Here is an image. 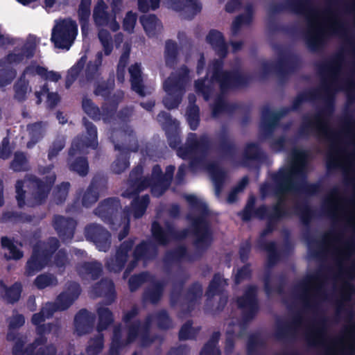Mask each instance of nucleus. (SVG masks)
I'll return each mask as SVG.
<instances>
[{
    "mask_svg": "<svg viewBox=\"0 0 355 355\" xmlns=\"http://www.w3.org/2000/svg\"><path fill=\"white\" fill-rule=\"evenodd\" d=\"M80 294V287L76 283L69 285L66 291L60 294L56 301V304L51 303L46 304L39 313L34 314L32 318V322L36 325L37 331L40 336L35 342L25 352H23L22 347L24 340L22 338H17L13 349L14 355H55L54 346L43 347L46 339L43 336L53 331H57V327L50 324L40 325L46 318L51 317L56 310H64L67 309Z\"/></svg>",
    "mask_w": 355,
    "mask_h": 355,
    "instance_id": "obj_1",
    "label": "nucleus"
},
{
    "mask_svg": "<svg viewBox=\"0 0 355 355\" xmlns=\"http://www.w3.org/2000/svg\"><path fill=\"white\" fill-rule=\"evenodd\" d=\"M309 342L322 347L325 355H354L355 352V324L345 330L342 338H332L320 324H314L307 333Z\"/></svg>",
    "mask_w": 355,
    "mask_h": 355,
    "instance_id": "obj_2",
    "label": "nucleus"
},
{
    "mask_svg": "<svg viewBox=\"0 0 355 355\" xmlns=\"http://www.w3.org/2000/svg\"><path fill=\"white\" fill-rule=\"evenodd\" d=\"M51 167L40 168V172L46 176L45 183L39 182L35 177L30 176L23 181H18L16 184L17 200L19 207L26 204L34 206L42 203L47 196L51 186L55 180V175L51 173Z\"/></svg>",
    "mask_w": 355,
    "mask_h": 355,
    "instance_id": "obj_3",
    "label": "nucleus"
},
{
    "mask_svg": "<svg viewBox=\"0 0 355 355\" xmlns=\"http://www.w3.org/2000/svg\"><path fill=\"white\" fill-rule=\"evenodd\" d=\"M306 18L309 40L314 46L319 45L329 35H339L343 29L339 18L331 10H308Z\"/></svg>",
    "mask_w": 355,
    "mask_h": 355,
    "instance_id": "obj_4",
    "label": "nucleus"
},
{
    "mask_svg": "<svg viewBox=\"0 0 355 355\" xmlns=\"http://www.w3.org/2000/svg\"><path fill=\"white\" fill-rule=\"evenodd\" d=\"M305 153L299 149H295L291 155L290 165L282 169L277 175L280 182V188L283 192H288L296 187L298 181L302 180L306 170Z\"/></svg>",
    "mask_w": 355,
    "mask_h": 355,
    "instance_id": "obj_5",
    "label": "nucleus"
},
{
    "mask_svg": "<svg viewBox=\"0 0 355 355\" xmlns=\"http://www.w3.org/2000/svg\"><path fill=\"white\" fill-rule=\"evenodd\" d=\"M329 246L332 247L334 255L339 267L346 276L352 279L355 277V259L350 261V266L345 267V263L351 258L355 252V245L349 241H343L338 237L331 235L327 238Z\"/></svg>",
    "mask_w": 355,
    "mask_h": 355,
    "instance_id": "obj_6",
    "label": "nucleus"
},
{
    "mask_svg": "<svg viewBox=\"0 0 355 355\" xmlns=\"http://www.w3.org/2000/svg\"><path fill=\"white\" fill-rule=\"evenodd\" d=\"M325 206L332 216L343 221L355 231V202L345 201L337 191H334L327 198Z\"/></svg>",
    "mask_w": 355,
    "mask_h": 355,
    "instance_id": "obj_7",
    "label": "nucleus"
},
{
    "mask_svg": "<svg viewBox=\"0 0 355 355\" xmlns=\"http://www.w3.org/2000/svg\"><path fill=\"white\" fill-rule=\"evenodd\" d=\"M182 70L183 71L182 75L178 77L176 75L172 74L164 83L166 96L163 102L168 109L178 107L180 102L184 87L189 80L187 69L184 68Z\"/></svg>",
    "mask_w": 355,
    "mask_h": 355,
    "instance_id": "obj_8",
    "label": "nucleus"
},
{
    "mask_svg": "<svg viewBox=\"0 0 355 355\" xmlns=\"http://www.w3.org/2000/svg\"><path fill=\"white\" fill-rule=\"evenodd\" d=\"M77 25L67 19L56 21L52 31L51 40L57 48L69 49L77 35Z\"/></svg>",
    "mask_w": 355,
    "mask_h": 355,
    "instance_id": "obj_9",
    "label": "nucleus"
},
{
    "mask_svg": "<svg viewBox=\"0 0 355 355\" xmlns=\"http://www.w3.org/2000/svg\"><path fill=\"white\" fill-rule=\"evenodd\" d=\"M175 167L168 166L166 169L164 175H162V171L159 166H155L152 172V178L150 180H143L139 182H136L138 187V191L143 190L148 185L152 187V193L155 196H159L166 190L169 184V180L171 179L174 173Z\"/></svg>",
    "mask_w": 355,
    "mask_h": 355,
    "instance_id": "obj_10",
    "label": "nucleus"
},
{
    "mask_svg": "<svg viewBox=\"0 0 355 355\" xmlns=\"http://www.w3.org/2000/svg\"><path fill=\"white\" fill-rule=\"evenodd\" d=\"M58 248V241L52 239L49 242V248L44 244H40L33 250V254L27 263L26 272L28 275L42 270L48 265V259L51 253Z\"/></svg>",
    "mask_w": 355,
    "mask_h": 355,
    "instance_id": "obj_11",
    "label": "nucleus"
},
{
    "mask_svg": "<svg viewBox=\"0 0 355 355\" xmlns=\"http://www.w3.org/2000/svg\"><path fill=\"white\" fill-rule=\"evenodd\" d=\"M351 137V151L336 148L329 155V161L332 164L343 168L347 172L351 171L355 166V132H352Z\"/></svg>",
    "mask_w": 355,
    "mask_h": 355,
    "instance_id": "obj_12",
    "label": "nucleus"
},
{
    "mask_svg": "<svg viewBox=\"0 0 355 355\" xmlns=\"http://www.w3.org/2000/svg\"><path fill=\"white\" fill-rule=\"evenodd\" d=\"M85 126L89 138L75 140L69 152L71 157L87 153L89 148L95 149L98 146L96 128L91 123L86 121Z\"/></svg>",
    "mask_w": 355,
    "mask_h": 355,
    "instance_id": "obj_13",
    "label": "nucleus"
},
{
    "mask_svg": "<svg viewBox=\"0 0 355 355\" xmlns=\"http://www.w3.org/2000/svg\"><path fill=\"white\" fill-rule=\"evenodd\" d=\"M167 6L173 10L181 12L187 19H191L202 10L199 0H167Z\"/></svg>",
    "mask_w": 355,
    "mask_h": 355,
    "instance_id": "obj_14",
    "label": "nucleus"
},
{
    "mask_svg": "<svg viewBox=\"0 0 355 355\" xmlns=\"http://www.w3.org/2000/svg\"><path fill=\"white\" fill-rule=\"evenodd\" d=\"M107 8L105 3L103 0H98L94 8V20L98 26H106L112 31H116L119 29V24L114 17L109 16Z\"/></svg>",
    "mask_w": 355,
    "mask_h": 355,
    "instance_id": "obj_15",
    "label": "nucleus"
},
{
    "mask_svg": "<svg viewBox=\"0 0 355 355\" xmlns=\"http://www.w3.org/2000/svg\"><path fill=\"white\" fill-rule=\"evenodd\" d=\"M86 236L93 241L98 249L106 251L110 247V235L107 231L97 225H92L86 229Z\"/></svg>",
    "mask_w": 355,
    "mask_h": 355,
    "instance_id": "obj_16",
    "label": "nucleus"
},
{
    "mask_svg": "<svg viewBox=\"0 0 355 355\" xmlns=\"http://www.w3.org/2000/svg\"><path fill=\"white\" fill-rule=\"evenodd\" d=\"M220 61H216L210 66L208 73H212L211 82L213 83L214 80L218 82L220 89L225 90L233 85L234 77L230 73L220 71Z\"/></svg>",
    "mask_w": 355,
    "mask_h": 355,
    "instance_id": "obj_17",
    "label": "nucleus"
},
{
    "mask_svg": "<svg viewBox=\"0 0 355 355\" xmlns=\"http://www.w3.org/2000/svg\"><path fill=\"white\" fill-rule=\"evenodd\" d=\"M193 227L196 237V247L200 249L207 248L211 243V236L206 223L202 218H198L193 221Z\"/></svg>",
    "mask_w": 355,
    "mask_h": 355,
    "instance_id": "obj_18",
    "label": "nucleus"
},
{
    "mask_svg": "<svg viewBox=\"0 0 355 355\" xmlns=\"http://www.w3.org/2000/svg\"><path fill=\"white\" fill-rule=\"evenodd\" d=\"M187 144V148H180L178 150V155L183 159L193 157L202 151L205 140V139H198L196 135L191 134L188 137Z\"/></svg>",
    "mask_w": 355,
    "mask_h": 355,
    "instance_id": "obj_19",
    "label": "nucleus"
},
{
    "mask_svg": "<svg viewBox=\"0 0 355 355\" xmlns=\"http://www.w3.org/2000/svg\"><path fill=\"white\" fill-rule=\"evenodd\" d=\"M132 242L128 241L123 243L120 248L117 250L114 259L107 262V266L110 271L119 272L121 270L124 263L128 258V252L132 247Z\"/></svg>",
    "mask_w": 355,
    "mask_h": 355,
    "instance_id": "obj_20",
    "label": "nucleus"
},
{
    "mask_svg": "<svg viewBox=\"0 0 355 355\" xmlns=\"http://www.w3.org/2000/svg\"><path fill=\"white\" fill-rule=\"evenodd\" d=\"M152 232L155 239L161 244L167 243L172 237L182 239L187 236V231L184 230L178 234L175 233L173 228L168 227L166 231L161 229L156 222L153 223Z\"/></svg>",
    "mask_w": 355,
    "mask_h": 355,
    "instance_id": "obj_21",
    "label": "nucleus"
},
{
    "mask_svg": "<svg viewBox=\"0 0 355 355\" xmlns=\"http://www.w3.org/2000/svg\"><path fill=\"white\" fill-rule=\"evenodd\" d=\"M76 221L72 219H67L62 216H56L54 219V226L60 236L63 239H71L73 235V230L76 227Z\"/></svg>",
    "mask_w": 355,
    "mask_h": 355,
    "instance_id": "obj_22",
    "label": "nucleus"
},
{
    "mask_svg": "<svg viewBox=\"0 0 355 355\" xmlns=\"http://www.w3.org/2000/svg\"><path fill=\"white\" fill-rule=\"evenodd\" d=\"M305 124L311 130L319 135L327 137L330 129L327 121L321 115L314 116L312 119L305 121Z\"/></svg>",
    "mask_w": 355,
    "mask_h": 355,
    "instance_id": "obj_23",
    "label": "nucleus"
},
{
    "mask_svg": "<svg viewBox=\"0 0 355 355\" xmlns=\"http://www.w3.org/2000/svg\"><path fill=\"white\" fill-rule=\"evenodd\" d=\"M94 321L93 315L87 311L81 310L75 318L76 329L79 334H85L91 327Z\"/></svg>",
    "mask_w": 355,
    "mask_h": 355,
    "instance_id": "obj_24",
    "label": "nucleus"
},
{
    "mask_svg": "<svg viewBox=\"0 0 355 355\" xmlns=\"http://www.w3.org/2000/svg\"><path fill=\"white\" fill-rule=\"evenodd\" d=\"M140 20L146 34L149 37H153L162 31V26L161 22L155 15L144 16Z\"/></svg>",
    "mask_w": 355,
    "mask_h": 355,
    "instance_id": "obj_25",
    "label": "nucleus"
},
{
    "mask_svg": "<svg viewBox=\"0 0 355 355\" xmlns=\"http://www.w3.org/2000/svg\"><path fill=\"white\" fill-rule=\"evenodd\" d=\"M131 77V84L132 89L139 95L144 96L146 95L144 87L142 85V78L140 65L135 64L129 69Z\"/></svg>",
    "mask_w": 355,
    "mask_h": 355,
    "instance_id": "obj_26",
    "label": "nucleus"
},
{
    "mask_svg": "<svg viewBox=\"0 0 355 355\" xmlns=\"http://www.w3.org/2000/svg\"><path fill=\"white\" fill-rule=\"evenodd\" d=\"M119 206V202L115 199H107L98 207L96 214L103 220H110V216L114 214Z\"/></svg>",
    "mask_w": 355,
    "mask_h": 355,
    "instance_id": "obj_27",
    "label": "nucleus"
},
{
    "mask_svg": "<svg viewBox=\"0 0 355 355\" xmlns=\"http://www.w3.org/2000/svg\"><path fill=\"white\" fill-rule=\"evenodd\" d=\"M26 74H38L45 80L52 82H57L61 78V76L58 73L53 71H47L46 69L35 64L27 67L24 75L25 76Z\"/></svg>",
    "mask_w": 355,
    "mask_h": 355,
    "instance_id": "obj_28",
    "label": "nucleus"
},
{
    "mask_svg": "<svg viewBox=\"0 0 355 355\" xmlns=\"http://www.w3.org/2000/svg\"><path fill=\"white\" fill-rule=\"evenodd\" d=\"M207 40L220 56L224 57L226 55L227 46L220 32L216 31H210Z\"/></svg>",
    "mask_w": 355,
    "mask_h": 355,
    "instance_id": "obj_29",
    "label": "nucleus"
},
{
    "mask_svg": "<svg viewBox=\"0 0 355 355\" xmlns=\"http://www.w3.org/2000/svg\"><path fill=\"white\" fill-rule=\"evenodd\" d=\"M256 288L250 286L247 290L244 296L238 300L239 306L248 309L250 313H253L257 309Z\"/></svg>",
    "mask_w": 355,
    "mask_h": 355,
    "instance_id": "obj_30",
    "label": "nucleus"
},
{
    "mask_svg": "<svg viewBox=\"0 0 355 355\" xmlns=\"http://www.w3.org/2000/svg\"><path fill=\"white\" fill-rule=\"evenodd\" d=\"M207 171L214 183L216 195L218 196L221 186L225 180V174L220 168L215 164L209 166Z\"/></svg>",
    "mask_w": 355,
    "mask_h": 355,
    "instance_id": "obj_31",
    "label": "nucleus"
},
{
    "mask_svg": "<svg viewBox=\"0 0 355 355\" xmlns=\"http://www.w3.org/2000/svg\"><path fill=\"white\" fill-rule=\"evenodd\" d=\"M302 290L303 300L304 301H311L320 293L321 286L319 285L317 279H309L303 284Z\"/></svg>",
    "mask_w": 355,
    "mask_h": 355,
    "instance_id": "obj_32",
    "label": "nucleus"
},
{
    "mask_svg": "<svg viewBox=\"0 0 355 355\" xmlns=\"http://www.w3.org/2000/svg\"><path fill=\"white\" fill-rule=\"evenodd\" d=\"M91 0H81L79 9L78 17L82 24V32L83 35H86L88 32L87 21L90 16Z\"/></svg>",
    "mask_w": 355,
    "mask_h": 355,
    "instance_id": "obj_33",
    "label": "nucleus"
},
{
    "mask_svg": "<svg viewBox=\"0 0 355 355\" xmlns=\"http://www.w3.org/2000/svg\"><path fill=\"white\" fill-rule=\"evenodd\" d=\"M1 245L4 250L8 251L5 252V255L8 259H18L22 257L23 253L7 237L1 239Z\"/></svg>",
    "mask_w": 355,
    "mask_h": 355,
    "instance_id": "obj_34",
    "label": "nucleus"
},
{
    "mask_svg": "<svg viewBox=\"0 0 355 355\" xmlns=\"http://www.w3.org/2000/svg\"><path fill=\"white\" fill-rule=\"evenodd\" d=\"M189 102L191 105L189 106L187 112V119L188 123L191 129L195 130L198 125V108L193 103L195 102V97L190 96Z\"/></svg>",
    "mask_w": 355,
    "mask_h": 355,
    "instance_id": "obj_35",
    "label": "nucleus"
},
{
    "mask_svg": "<svg viewBox=\"0 0 355 355\" xmlns=\"http://www.w3.org/2000/svg\"><path fill=\"white\" fill-rule=\"evenodd\" d=\"M98 39L103 46L106 55L110 54L113 49L112 40L109 32L105 29H101L98 33Z\"/></svg>",
    "mask_w": 355,
    "mask_h": 355,
    "instance_id": "obj_36",
    "label": "nucleus"
},
{
    "mask_svg": "<svg viewBox=\"0 0 355 355\" xmlns=\"http://www.w3.org/2000/svg\"><path fill=\"white\" fill-rule=\"evenodd\" d=\"M98 313L99 316L98 329V331H102L105 329L112 322V314L106 307H99L98 309Z\"/></svg>",
    "mask_w": 355,
    "mask_h": 355,
    "instance_id": "obj_37",
    "label": "nucleus"
},
{
    "mask_svg": "<svg viewBox=\"0 0 355 355\" xmlns=\"http://www.w3.org/2000/svg\"><path fill=\"white\" fill-rule=\"evenodd\" d=\"M147 330V324L140 326V324H134L132 327H131L129 329L128 332V343L132 341L135 338L136 335H140L141 337V343L143 345H147L146 342V333Z\"/></svg>",
    "mask_w": 355,
    "mask_h": 355,
    "instance_id": "obj_38",
    "label": "nucleus"
},
{
    "mask_svg": "<svg viewBox=\"0 0 355 355\" xmlns=\"http://www.w3.org/2000/svg\"><path fill=\"white\" fill-rule=\"evenodd\" d=\"M125 51L120 58L119 62L117 67V78L120 82H123L125 76V68L127 64L130 47L128 44H125Z\"/></svg>",
    "mask_w": 355,
    "mask_h": 355,
    "instance_id": "obj_39",
    "label": "nucleus"
},
{
    "mask_svg": "<svg viewBox=\"0 0 355 355\" xmlns=\"http://www.w3.org/2000/svg\"><path fill=\"white\" fill-rule=\"evenodd\" d=\"M226 281L220 275L214 276L212 282H211L207 291L208 297L213 296L217 293H219L225 286Z\"/></svg>",
    "mask_w": 355,
    "mask_h": 355,
    "instance_id": "obj_40",
    "label": "nucleus"
},
{
    "mask_svg": "<svg viewBox=\"0 0 355 355\" xmlns=\"http://www.w3.org/2000/svg\"><path fill=\"white\" fill-rule=\"evenodd\" d=\"M29 134L32 141L27 144L28 148H31L42 136L43 128L41 123H37L28 126Z\"/></svg>",
    "mask_w": 355,
    "mask_h": 355,
    "instance_id": "obj_41",
    "label": "nucleus"
},
{
    "mask_svg": "<svg viewBox=\"0 0 355 355\" xmlns=\"http://www.w3.org/2000/svg\"><path fill=\"white\" fill-rule=\"evenodd\" d=\"M148 202L149 198L147 196L132 202L133 214L135 218H139L144 214Z\"/></svg>",
    "mask_w": 355,
    "mask_h": 355,
    "instance_id": "obj_42",
    "label": "nucleus"
},
{
    "mask_svg": "<svg viewBox=\"0 0 355 355\" xmlns=\"http://www.w3.org/2000/svg\"><path fill=\"white\" fill-rule=\"evenodd\" d=\"M113 290V283L110 280H105L93 288L92 295L95 297L103 294H112Z\"/></svg>",
    "mask_w": 355,
    "mask_h": 355,
    "instance_id": "obj_43",
    "label": "nucleus"
},
{
    "mask_svg": "<svg viewBox=\"0 0 355 355\" xmlns=\"http://www.w3.org/2000/svg\"><path fill=\"white\" fill-rule=\"evenodd\" d=\"M218 338L219 334L218 333L214 334L212 338L202 350L200 355H220V351L216 347V343L218 341Z\"/></svg>",
    "mask_w": 355,
    "mask_h": 355,
    "instance_id": "obj_44",
    "label": "nucleus"
},
{
    "mask_svg": "<svg viewBox=\"0 0 355 355\" xmlns=\"http://www.w3.org/2000/svg\"><path fill=\"white\" fill-rule=\"evenodd\" d=\"M56 283L57 280L53 276L46 274L39 275L35 280V286L40 289L55 285Z\"/></svg>",
    "mask_w": 355,
    "mask_h": 355,
    "instance_id": "obj_45",
    "label": "nucleus"
},
{
    "mask_svg": "<svg viewBox=\"0 0 355 355\" xmlns=\"http://www.w3.org/2000/svg\"><path fill=\"white\" fill-rule=\"evenodd\" d=\"M2 288L5 292L4 297L10 302L17 301L20 296L21 285L15 284L11 288L7 289L2 285Z\"/></svg>",
    "mask_w": 355,
    "mask_h": 355,
    "instance_id": "obj_46",
    "label": "nucleus"
},
{
    "mask_svg": "<svg viewBox=\"0 0 355 355\" xmlns=\"http://www.w3.org/2000/svg\"><path fill=\"white\" fill-rule=\"evenodd\" d=\"M177 46L175 43L168 41L166 43L165 58L167 65H172L176 59Z\"/></svg>",
    "mask_w": 355,
    "mask_h": 355,
    "instance_id": "obj_47",
    "label": "nucleus"
},
{
    "mask_svg": "<svg viewBox=\"0 0 355 355\" xmlns=\"http://www.w3.org/2000/svg\"><path fill=\"white\" fill-rule=\"evenodd\" d=\"M11 167L15 171L25 170L28 167L26 157L23 153H17L15 155L14 159L11 164Z\"/></svg>",
    "mask_w": 355,
    "mask_h": 355,
    "instance_id": "obj_48",
    "label": "nucleus"
},
{
    "mask_svg": "<svg viewBox=\"0 0 355 355\" xmlns=\"http://www.w3.org/2000/svg\"><path fill=\"white\" fill-rule=\"evenodd\" d=\"M83 270H85V273L91 275L94 279L101 273V265L97 262L85 263L83 269L79 270L80 273H83Z\"/></svg>",
    "mask_w": 355,
    "mask_h": 355,
    "instance_id": "obj_49",
    "label": "nucleus"
},
{
    "mask_svg": "<svg viewBox=\"0 0 355 355\" xmlns=\"http://www.w3.org/2000/svg\"><path fill=\"white\" fill-rule=\"evenodd\" d=\"M111 137H112V141L114 143H115V138H118V137H119L123 141H124L125 143L128 141V142H132V141L134 142V144H135L134 147H129L125 144V146L123 147V150L130 148L132 150H136V149H137L136 143H135L133 137H132L130 134H127L126 132H122V131H116L113 135H112Z\"/></svg>",
    "mask_w": 355,
    "mask_h": 355,
    "instance_id": "obj_50",
    "label": "nucleus"
},
{
    "mask_svg": "<svg viewBox=\"0 0 355 355\" xmlns=\"http://www.w3.org/2000/svg\"><path fill=\"white\" fill-rule=\"evenodd\" d=\"M83 109L85 112L92 118L98 119L99 110L89 99H83Z\"/></svg>",
    "mask_w": 355,
    "mask_h": 355,
    "instance_id": "obj_51",
    "label": "nucleus"
},
{
    "mask_svg": "<svg viewBox=\"0 0 355 355\" xmlns=\"http://www.w3.org/2000/svg\"><path fill=\"white\" fill-rule=\"evenodd\" d=\"M160 0H138V8L141 12H146L155 10L159 6Z\"/></svg>",
    "mask_w": 355,
    "mask_h": 355,
    "instance_id": "obj_52",
    "label": "nucleus"
},
{
    "mask_svg": "<svg viewBox=\"0 0 355 355\" xmlns=\"http://www.w3.org/2000/svg\"><path fill=\"white\" fill-rule=\"evenodd\" d=\"M71 170L77 172L80 175H85L88 171V164L85 159H80L70 164Z\"/></svg>",
    "mask_w": 355,
    "mask_h": 355,
    "instance_id": "obj_53",
    "label": "nucleus"
},
{
    "mask_svg": "<svg viewBox=\"0 0 355 355\" xmlns=\"http://www.w3.org/2000/svg\"><path fill=\"white\" fill-rule=\"evenodd\" d=\"M252 19V12L248 10L245 15H241L237 17L232 24V31L236 33L239 28L243 25L248 24Z\"/></svg>",
    "mask_w": 355,
    "mask_h": 355,
    "instance_id": "obj_54",
    "label": "nucleus"
},
{
    "mask_svg": "<svg viewBox=\"0 0 355 355\" xmlns=\"http://www.w3.org/2000/svg\"><path fill=\"white\" fill-rule=\"evenodd\" d=\"M102 347L103 340L102 337L99 336L96 340H92L89 342L87 349V353L88 355H96L101 352Z\"/></svg>",
    "mask_w": 355,
    "mask_h": 355,
    "instance_id": "obj_55",
    "label": "nucleus"
},
{
    "mask_svg": "<svg viewBox=\"0 0 355 355\" xmlns=\"http://www.w3.org/2000/svg\"><path fill=\"white\" fill-rule=\"evenodd\" d=\"M146 247L147 244L146 243H142L136 248L134 252L133 260L131 261L130 266L125 270L124 274L125 277L128 275V273L130 272L132 268L135 266V261L139 260V259L142 256L144 252L146 249Z\"/></svg>",
    "mask_w": 355,
    "mask_h": 355,
    "instance_id": "obj_56",
    "label": "nucleus"
},
{
    "mask_svg": "<svg viewBox=\"0 0 355 355\" xmlns=\"http://www.w3.org/2000/svg\"><path fill=\"white\" fill-rule=\"evenodd\" d=\"M35 94L36 97L38 98L37 102V103L41 102L40 94H47V103L50 106L53 107L60 100V98L56 93H49L45 87L42 89V92L35 91Z\"/></svg>",
    "mask_w": 355,
    "mask_h": 355,
    "instance_id": "obj_57",
    "label": "nucleus"
},
{
    "mask_svg": "<svg viewBox=\"0 0 355 355\" xmlns=\"http://www.w3.org/2000/svg\"><path fill=\"white\" fill-rule=\"evenodd\" d=\"M137 21V14L128 12L123 19V29L128 32H132Z\"/></svg>",
    "mask_w": 355,
    "mask_h": 355,
    "instance_id": "obj_58",
    "label": "nucleus"
},
{
    "mask_svg": "<svg viewBox=\"0 0 355 355\" xmlns=\"http://www.w3.org/2000/svg\"><path fill=\"white\" fill-rule=\"evenodd\" d=\"M98 196L96 191L94 189L93 185H92L84 194L83 198V205L87 207L93 204L97 200Z\"/></svg>",
    "mask_w": 355,
    "mask_h": 355,
    "instance_id": "obj_59",
    "label": "nucleus"
},
{
    "mask_svg": "<svg viewBox=\"0 0 355 355\" xmlns=\"http://www.w3.org/2000/svg\"><path fill=\"white\" fill-rule=\"evenodd\" d=\"M196 330L191 327V324L187 322L183 325L180 331V339L186 340L195 336Z\"/></svg>",
    "mask_w": 355,
    "mask_h": 355,
    "instance_id": "obj_60",
    "label": "nucleus"
},
{
    "mask_svg": "<svg viewBox=\"0 0 355 355\" xmlns=\"http://www.w3.org/2000/svg\"><path fill=\"white\" fill-rule=\"evenodd\" d=\"M248 180L247 178H243L241 182L238 184L236 188L230 193L227 201L230 203H232L236 200V196L238 193L241 192L248 184Z\"/></svg>",
    "mask_w": 355,
    "mask_h": 355,
    "instance_id": "obj_61",
    "label": "nucleus"
},
{
    "mask_svg": "<svg viewBox=\"0 0 355 355\" xmlns=\"http://www.w3.org/2000/svg\"><path fill=\"white\" fill-rule=\"evenodd\" d=\"M37 43V38L34 36H30L24 45V51L26 57L32 56Z\"/></svg>",
    "mask_w": 355,
    "mask_h": 355,
    "instance_id": "obj_62",
    "label": "nucleus"
},
{
    "mask_svg": "<svg viewBox=\"0 0 355 355\" xmlns=\"http://www.w3.org/2000/svg\"><path fill=\"white\" fill-rule=\"evenodd\" d=\"M15 72L12 70L2 71L0 75V87L9 84L15 77Z\"/></svg>",
    "mask_w": 355,
    "mask_h": 355,
    "instance_id": "obj_63",
    "label": "nucleus"
},
{
    "mask_svg": "<svg viewBox=\"0 0 355 355\" xmlns=\"http://www.w3.org/2000/svg\"><path fill=\"white\" fill-rule=\"evenodd\" d=\"M28 90L27 85L23 83L21 79L19 82L15 85V96L19 100H22L24 98L25 94Z\"/></svg>",
    "mask_w": 355,
    "mask_h": 355,
    "instance_id": "obj_64",
    "label": "nucleus"
}]
</instances>
